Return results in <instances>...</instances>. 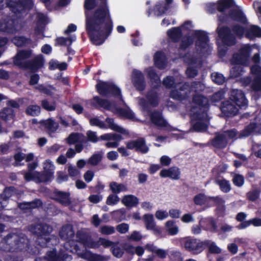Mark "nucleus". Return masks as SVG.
<instances>
[{"label": "nucleus", "instance_id": "53", "mask_svg": "<svg viewBox=\"0 0 261 261\" xmlns=\"http://www.w3.org/2000/svg\"><path fill=\"white\" fill-rule=\"evenodd\" d=\"M82 244H83L85 247L89 248L96 249L99 247V242L94 241L91 236L89 234L83 242Z\"/></svg>", "mask_w": 261, "mask_h": 261}, {"label": "nucleus", "instance_id": "64", "mask_svg": "<svg viewBox=\"0 0 261 261\" xmlns=\"http://www.w3.org/2000/svg\"><path fill=\"white\" fill-rule=\"evenodd\" d=\"M72 259V256L63 250H60L58 252L57 261H71Z\"/></svg>", "mask_w": 261, "mask_h": 261}, {"label": "nucleus", "instance_id": "38", "mask_svg": "<svg viewBox=\"0 0 261 261\" xmlns=\"http://www.w3.org/2000/svg\"><path fill=\"white\" fill-rule=\"evenodd\" d=\"M148 77L150 79L152 88L154 89H158L161 86L160 77L157 74L155 71L153 69H150L148 71Z\"/></svg>", "mask_w": 261, "mask_h": 261}, {"label": "nucleus", "instance_id": "2", "mask_svg": "<svg viewBox=\"0 0 261 261\" xmlns=\"http://www.w3.org/2000/svg\"><path fill=\"white\" fill-rule=\"evenodd\" d=\"M31 231L37 236V244L41 247H50L51 245L57 244V240L50 237L52 228L46 224H37L30 226Z\"/></svg>", "mask_w": 261, "mask_h": 261}, {"label": "nucleus", "instance_id": "11", "mask_svg": "<svg viewBox=\"0 0 261 261\" xmlns=\"http://www.w3.org/2000/svg\"><path fill=\"white\" fill-rule=\"evenodd\" d=\"M45 60L42 55H39L32 59L25 61L23 70H29L31 73H36L44 67Z\"/></svg>", "mask_w": 261, "mask_h": 261}, {"label": "nucleus", "instance_id": "12", "mask_svg": "<svg viewBox=\"0 0 261 261\" xmlns=\"http://www.w3.org/2000/svg\"><path fill=\"white\" fill-rule=\"evenodd\" d=\"M18 20L11 17H7L0 20V32L5 34H15L18 31Z\"/></svg>", "mask_w": 261, "mask_h": 261}, {"label": "nucleus", "instance_id": "18", "mask_svg": "<svg viewBox=\"0 0 261 261\" xmlns=\"http://www.w3.org/2000/svg\"><path fill=\"white\" fill-rule=\"evenodd\" d=\"M91 105L97 110L103 108L109 111H112L113 108L115 107L109 100L103 99L98 96L93 97L91 101Z\"/></svg>", "mask_w": 261, "mask_h": 261}, {"label": "nucleus", "instance_id": "27", "mask_svg": "<svg viewBox=\"0 0 261 261\" xmlns=\"http://www.w3.org/2000/svg\"><path fill=\"white\" fill-rule=\"evenodd\" d=\"M146 101L148 106L150 105L152 107H156L159 104V95L158 93L154 89H151L148 91L146 94Z\"/></svg>", "mask_w": 261, "mask_h": 261}, {"label": "nucleus", "instance_id": "8", "mask_svg": "<svg viewBox=\"0 0 261 261\" xmlns=\"http://www.w3.org/2000/svg\"><path fill=\"white\" fill-rule=\"evenodd\" d=\"M251 52V48L249 45L242 47L238 53L233 54L232 57L233 63L236 65H248Z\"/></svg>", "mask_w": 261, "mask_h": 261}, {"label": "nucleus", "instance_id": "37", "mask_svg": "<svg viewBox=\"0 0 261 261\" xmlns=\"http://www.w3.org/2000/svg\"><path fill=\"white\" fill-rule=\"evenodd\" d=\"M189 88V85L185 83L180 88L179 90H175L171 93L172 97L178 100H183L186 99L187 97V93H181L180 91H184L186 89H188Z\"/></svg>", "mask_w": 261, "mask_h": 261}, {"label": "nucleus", "instance_id": "59", "mask_svg": "<svg viewBox=\"0 0 261 261\" xmlns=\"http://www.w3.org/2000/svg\"><path fill=\"white\" fill-rule=\"evenodd\" d=\"M87 137L85 136L84 143H87L88 141H90L92 143H95L98 142L100 138H98L96 135V133L95 132H93L92 130L87 131Z\"/></svg>", "mask_w": 261, "mask_h": 261}, {"label": "nucleus", "instance_id": "19", "mask_svg": "<svg viewBox=\"0 0 261 261\" xmlns=\"http://www.w3.org/2000/svg\"><path fill=\"white\" fill-rule=\"evenodd\" d=\"M126 147L129 149H135L136 151L142 153H146L149 151V148L146 145L145 140L143 138L128 142Z\"/></svg>", "mask_w": 261, "mask_h": 261}, {"label": "nucleus", "instance_id": "47", "mask_svg": "<svg viewBox=\"0 0 261 261\" xmlns=\"http://www.w3.org/2000/svg\"><path fill=\"white\" fill-rule=\"evenodd\" d=\"M25 114L31 116H38L41 113V107L36 105H29L25 109Z\"/></svg>", "mask_w": 261, "mask_h": 261}, {"label": "nucleus", "instance_id": "34", "mask_svg": "<svg viewBox=\"0 0 261 261\" xmlns=\"http://www.w3.org/2000/svg\"><path fill=\"white\" fill-rule=\"evenodd\" d=\"M217 11L225 12L227 9L233 7L236 4L234 0H219L217 1Z\"/></svg>", "mask_w": 261, "mask_h": 261}, {"label": "nucleus", "instance_id": "3", "mask_svg": "<svg viewBox=\"0 0 261 261\" xmlns=\"http://www.w3.org/2000/svg\"><path fill=\"white\" fill-rule=\"evenodd\" d=\"M192 101L196 105L191 108L193 119H206L210 107L208 99L207 97L202 94H195L193 96Z\"/></svg>", "mask_w": 261, "mask_h": 261}, {"label": "nucleus", "instance_id": "22", "mask_svg": "<svg viewBox=\"0 0 261 261\" xmlns=\"http://www.w3.org/2000/svg\"><path fill=\"white\" fill-rule=\"evenodd\" d=\"M180 172L177 167H172L167 169H162L160 173L161 177H169L172 179L177 180L179 179Z\"/></svg>", "mask_w": 261, "mask_h": 261}, {"label": "nucleus", "instance_id": "49", "mask_svg": "<svg viewBox=\"0 0 261 261\" xmlns=\"http://www.w3.org/2000/svg\"><path fill=\"white\" fill-rule=\"evenodd\" d=\"M168 10V8L163 4V2L156 3L153 8V12L155 15L160 16L165 14Z\"/></svg>", "mask_w": 261, "mask_h": 261}, {"label": "nucleus", "instance_id": "45", "mask_svg": "<svg viewBox=\"0 0 261 261\" xmlns=\"http://www.w3.org/2000/svg\"><path fill=\"white\" fill-rule=\"evenodd\" d=\"M110 188L112 193L115 194L127 190L125 185L123 184H118L115 181H112L110 184Z\"/></svg>", "mask_w": 261, "mask_h": 261}, {"label": "nucleus", "instance_id": "58", "mask_svg": "<svg viewBox=\"0 0 261 261\" xmlns=\"http://www.w3.org/2000/svg\"><path fill=\"white\" fill-rule=\"evenodd\" d=\"M143 219L145 224L146 228L147 230L150 229L155 225L154 221L153 215L151 214H145L143 216Z\"/></svg>", "mask_w": 261, "mask_h": 261}, {"label": "nucleus", "instance_id": "15", "mask_svg": "<svg viewBox=\"0 0 261 261\" xmlns=\"http://www.w3.org/2000/svg\"><path fill=\"white\" fill-rule=\"evenodd\" d=\"M132 81L135 88L139 91H143L146 87V82L143 73L138 70L134 69L132 72Z\"/></svg>", "mask_w": 261, "mask_h": 261}, {"label": "nucleus", "instance_id": "36", "mask_svg": "<svg viewBox=\"0 0 261 261\" xmlns=\"http://www.w3.org/2000/svg\"><path fill=\"white\" fill-rule=\"evenodd\" d=\"M40 124L42 126L44 127L48 131L52 133L56 132L59 127L58 123L56 122L52 118L42 120L41 121Z\"/></svg>", "mask_w": 261, "mask_h": 261}, {"label": "nucleus", "instance_id": "23", "mask_svg": "<svg viewBox=\"0 0 261 261\" xmlns=\"http://www.w3.org/2000/svg\"><path fill=\"white\" fill-rule=\"evenodd\" d=\"M212 145L217 149H224L228 144V140L224 134H218L211 140Z\"/></svg>", "mask_w": 261, "mask_h": 261}, {"label": "nucleus", "instance_id": "61", "mask_svg": "<svg viewBox=\"0 0 261 261\" xmlns=\"http://www.w3.org/2000/svg\"><path fill=\"white\" fill-rule=\"evenodd\" d=\"M251 88L254 91H261V75L254 76L251 85Z\"/></svg>", "mask_w": 261, "mask_h": 261}, {"label": "nucleus", "instance_id": "26", "mask_svg": "<svg viewBox=\"0 0 261 261\" xmlns=\"http://www.w3.org/2000/svg\"><path fill=\"white\" fill-rule=\"evenodd\" d=\"M154 65L160 69H164L166 66V56L162 51H156L154 56Z\"/></svg>", "mask_w": 261, "mask_h": 261}, {"label": "nucleus", "instance_id": "60", "mask_svg": "<svg viewBox=\"0 0 261 261\" xmlns=\"http://www.w3.org/2000/svg\"><path fill=\"white\" fill-rule=\"evenodd\" d=\"M194 42L193 39L190 36L184 37L179 45V49L182 50L187 49Z\"/></svg>", "mask_w": 261, "mask_h": 261}, {"label": "nucleus", "instance_id": "31", "mask_svg": "<svg viewBox=\"0 0 261 261\" xmlns=\"http://www.w3.org/2000/svg\"><path fill=\"white\" fill-rule=\"evenodd\" d=\"M246 38L252 40L256 37H261V28L257 25H252L246 28Z\"/></svg>", "mask_w": 261, "mask_h": 261}, {"label": "nucleus", "instance_id": "46", "mask_svg": "<svg viewBox=\"0 0 261 261\" xmlns=\"http://www.w3.org/2000/svg\"><path fill=\"white\" fill-rule=\"evenodd\" d=\"M197 121L193 122L192 128L194 131L196 132H204L207 130L208 125L206 123L203 122L204 120H197Z\"/></svg>", "mask_w": 261, "mask_h": 261}, {"label": "nucleus", "instance_id": "63", "mask_svg": "<svg viewBox=\"0 0 261 261\" xmlns=\"http://www.w3.org/2000/svg\"><path fill=\"white\" fill-rule=\"evenodd\" d=\"M58 253H57L56 249L54 248L52 250L48 251L46 256L43 258H46L48 261H57Z\"/></svg>", "mask_w": 261, "mask_h": 261}, {"label": "nucleus", "instance_id": "33", "mask_svg": "<svg viewBox=\"0 0 261 261\" xmlns=\"http://www.w3.org/2000/svg\"><path fill=\"white\" fill-rule=\"evenodd\" d=\"M215 183L219 186L220 190L224 193H228L231 189L229 181L224 178L219 179L218 177H216Z\"/></svg>", "mask_w": 261, "mask_h": 261}, {"label": "nucleus", "instance_id": "17", "mask_svg": "<svg viewBox=\"0 0 261 261\" xmlns=\"http://www.w3.org/2000/svg\"><path fill=\"white\" fill-rule=\"evenodd\" d=\"M193 37L196 39L195 45L201 49H204L208 45L210 41L207 33L202 30H196Z\"/></svg>", "mask_w": 261, "mask_h": 261}, {"label": "nucleus", "instance_id": "39", "mask_svg": "<svg viewBox=\"0 0 261 261\" xmlns=\"http://www.w3.org/2000/svg\"><path fill=\"white\" fill-rule=\"evenodd\" d=\"M42 205V201L40 199H35L31 202L20 203L19 207L22 210H30L39 207Z\"/></svg>", "mask_w": 261, "mask_h": 261}, {"label": "nucleus", "instance_id": "32", "mask_svg": "<svg viewBox=\"0 0 261 261\" xmlns=\"http://www.w3.org/2000/svg\"><path fill=\"white\" fill-rule=\"evenodd\" d=\"M84 138L85 136L82 133H72L66 138V142L71 145L76 143H83L85 142Z\"/></svg>", "mask_w": 261, "mask_h": 261}, {"label": "nucleus", "instance_id": "35", "mask_svg": "<svg viewBox=\"0 0 261 261\" xmlns=\"http://www.w3.org/2000/svg\"><path fill=\"white\" fill-rule=\"evenodd\" d=\"M203 246V250L208 248L209 253L211 254H220L221 253V249L216 245L214 242L211 240H204Z\"/></svg>", "mask_w": 261, "mask_h": 261}, {"label": "nucleus", "instance_id": "55", "mask_svg": "<svg viewBox=\"0 0 261 261\" xmlns=\"http://www.w3.org/2000/svg\"><path fill=\"white\" fill-rule=\"evenodd\" d=\"M31 40L23 36H15L12 39V42L18 47H22L28 43Z\"/></svg>", "mask_w": 261, "mask_h": 261}, {"label": "nucleus", "instance_id": "29", "mask_svg": "<svg viewBox=\"0 0 261 261\" xmlns=\"http://www.w3.org/2000/svg\"><path fill=\"white\" fill-rule=\"evenodd\" d=\"M122 203L127 207H136L139 204V199L134 195H124L121 200Z\"/></svg>", "mask_w": 261, "mask_h": 261}, {"label": "nucleus", "instance_id": "28", "mask_svg": "<svg viewBox=\"0 0 261 261\" xmlns=\"http://www.w3.org/2000/svg\"><path fill=\"white\" fill-rule=\"evenodd\" d=\"M79 256L82 258L85 259L89 261H103L104 257L100 254L93 253L89 250L85 249L83 250Z\"/></svg>", "mask_w": 261, "mask_h": 261}, {"label": "nucleus", "instance_id": "21", "mask_svg": "<svg viewBox=\"0 0 261 261\" xmlns=\"http://www.w3.org/2000/svg\"><path fill=\"white\" fill-rule=\"evenodd\" d=\"M53 195V199L63 205L68 206L71 203L70 194L69 192L55 190Z\"/></svg>", "mask_w": 261, "mask_h": 261}, {"label": "nucleus", "instance_id": "48", "mask_svg": "<svg viewBox=\"0 0 261 261\" xmlns=\"http://www.w3.org/2000/svg\"><path fill=\"white\" fill-rule=\"evenodd\" d=\"M113 219L117 222H121L125 219L126 210L122 208L120 210L114 211L112 213Z\"/></svg>", "mask_w": 261, "mask_h": 261}, {"label": "nucleus", "instance_id": "25", "mask_svg": "<svg viewBox=\"0 0 261 261\" xmlns=\"http://www.w3.org/2000/svg\"><path fill=\"white\" fill-rule=\"evenodd\" d=\"M168 37L174 43L178 42L183 36L181 27H173L167 32Z\"/></svg>", "mask_w": 261, "mask_h": 261}, {"label": "nucleus", "instance_id": "1", "mask_svg": "<svg viewBox=\"0 0 261 261\" xmlns=\"http://www.w3.org/2000/svg\"><path fill=\"white\" fill-rule=\"evenodd\" d=\"M86 30L91 42L102 44L112 33L114 24L108 0H85Z\"/></svg>", "mask_w": 261, "mask_h": 261}, {"label": "nucleus", "instance_id": "7", "mask_svg": "<svg viewBox=\"0 0 261 261\" xmlns=\"http://www.w3.org/2000/svg\"><path fill=\"white\" fill-rule=\"evenodd\" d=\"M20 243L19 236L16 233L11 232L2 239L1 244L5 246L2 249L6 252H13L20 247Z\"/></svg>", "mask_w": 261, "mask_h": 261}, {"label": "nucleus", "instance_id": "30", "mask_svg": "<svg viewBox=\"0 0 261 261\" xmlns=\"http://www.w3.org/2000/svg\"><path fill=\"white\" fill-rule=\"evenodd\" d=\"M217 197H207L204 193H199L196 195L193 198V201L195 205L202 206L205 205L210 200L215 201Z\"/></svg>", "mask_w": 261, "mask_h": 261}, {"label": "nucleus", "instance_id": "62", "mask_svg": "<svg viewBox=\"0 0 261 261\" xmlns=\"http://www.w3.org/2000/svg\"><path fill=\"white\" fill-rule=\"evenodd\" d=\"M102 159L101 154L94 153L88 159V163L92 166H96L101 162Z\"/></svg>", "mask_w": 261, "mask_h": 261}, {"label": "nucleus", "instance_id": "51", "mask_svg": "<svg viewBox=\"0 0 261 261\" xmlns=\"http://www.w3.org/2000/svg\"><path fill=\"white\" fill-rule=\"evenodd\" d=\"M99 138L101 140H114L118 143L122 139L121 135L115 133L105 134L100 136Z\"/></svg>", "mask_w": 261, "mask_h": 261}, {"label": "nucleus", "instance_id": "40", "mask_svg": "<svg viewBox=\"0 0 261 261\" xmlns=\"http://www.w3.org/2000/svg\"><path fill=\"white\" fill-rule=\"evenodd\" d=\"M257 127V125L256 122H250L240 132L239 138H242L249 136L255 132Z\"/></svg>", "mask_w": 261, "mask_h": 261}, {"label": "nucleus", "instance_id": "41", "mask_svg": "<svg viewBox=\"0 0 261 261\" xmlns=\"http://www.w3.org/2000/svg\"><path fill=\"white\" fill-rule=\"evenodd\" d=\"M15 115L14 110L10 108H4L0 112V118L5 121L13 119Z\"/></svg>", "mask_w": 261, "mask_h": 261}, {"label": "nucleus", "instance_id": "16", "mask_svg": "<svg viewBox=\"0 0 261 261\" xmlns=\"http://www.w3.org/2000/svg\"><path fill=\"white\" fill-rule=\"evenodd\" d=\"M31 49H22L19 50L13 58V63L20 69H22L25 61L23 60L30 59L32 56Z\"/></svg>", "mask_w": 261, "mask_h": 261}, {"label": "nucleus", "instance_id": "50", "mask_svg": "<svg viewBox=\"0 0 261 261\" xmlns=\"http://www.w3.org/2000/svg\"><path fill=\"white\" fill-rule=\"evenodd\" d=\"M117 111V113L123 117L133 120L135 118V114L133 111L130 110H127L121 108H116L114 107Z\"/></svg>", "mask_w": 261, "mask_h": 261}, {"label": "nucleus", "instance_id": "42", "mask_svg": "<svg viewBox=\"0 0 261 261\" xmlns=\"http://www.w3.org/2000/svg\"><path fill=\"white\" fill-rule=\"evenodd\" d=\"M16 194V189L14 187H6L2 193L0 194V198L4 201H7L10 197Z\"/></svg>", "mask_w": 261, "mask_h": 261}, {"label": "nucleus", "instance_id": "20", "mask_svg": "<svg viewBox=\"0 0 261 261\" xmlns=\"http://www.w3.org/2000/svg\"><path fill=\"white\" fill-rule=\"evenodd\" d=\"M221 110L227 117H233L239 112V109L236 105L232 104L229 100L224 101L221 103Z\"/></svg>", "mask_w": 261, "mask_h": 261}, {"label": "nucleus", "instance_id": "9", "mask_svg": "<svg viewBox=\"0 0 261 261\" xmlns=\"http://www.w3.org/2000/svg\"><path fill=\"white\" fill-rule=\"evenodd\" d=\"M217 33L222 44L227 46H232L236 44L237 40L231 29L228 26H222L218 28Z\"/></svg>", "mask_w": 261, "mask_h": 261}, {"label": "nucleus", "instance_id": "6", "mask_svg": "<svg viewBox=\"0 0 261 261\" xmlns=\"http://www.w3.org/2000/svg\"><path fill=\"white\" fill-rule=\"evenodd\" d=\"M182 243L185 250L193 255H198L203 251L204 240L188 237L184 238Z\"/></svg>", "mask_w": 261, "mask_h": 261}, {"label": "nucleus", "instance_id": "10", "mask_svg": "<svg viewBox=\"0 0 261 261\" xmlns=\"http://www.w3.org/2000/svg\"><path fill=\"white\" fill-rule=\"evenodd\" d=\"M141 105L143 110L148 112L150 120L152 123L156 126L163 127L166 126L167 122L164 119L162 113L156 110L151 111L148 103L144 99H143V100L141 103Z\"/></svg>", "mask_w": 261, "mask_h": 261}, {"label": "nucleus", "instance_id": "4", "mask_svg": "<svg viewBox=\"0 0 261 261\" xmlns=\"http://www.w3.org/2000/svg\"><path fill=\"white\" fill-rule=\"evenodd\" d=\"M95 87L97 92L101 96H113L122 100L120 89L112 82L98 80Z\"/></svg>", "mask_w": 261, "mask_h": 261}, {"label": "nucleus", "instance_id": "24", "mask_svg": "<svg viewBox=\"0 0 261 261\" xmlns=\"http://www.w3.org/2000/svg\"><path fill=\"white\" fill-rule=\"evenodd\" d=\"M229 16L230 19L242 24H245L247 22V19L242 11L239 9H232L229 10Z\"/></svg>", "mask_w": 261, "mask_h": 261}, {"label": "nucleus", "instance_id": "13", "mask_svg": "<svg viewBox=\"0 0 261 261\" xmlns=\"http://www.w3.org/2000/svg\"><path fill=\"white\" fill-rule=\"evenodd\" d=\"M41 172H36V181L38 183L50 181L54 177L55 166L51 162H46Z\"/></svg>", "mask_w": 261, "mask_h": 261}, {"label": "nucleus", "instance_id": "56", "mask_svg": "<svg viewBox=\"0 0 261 261\" xmlns=\"http://www.w3.org/2000/svg\"><path fill=\"white\" fill-rule=\"evenodd\" d=\"M41 105L42 108L47 111H54L56 109V102L55 101L49 102L45 99L41 101Z\"/></svg>", "mask_w": 261, "mask_h": 261}, {"label": "nucleus", "instance_id": "43", "mask_svg": "<svg viewBox=\"0 0 261 261\" xmlns=\"http://www.w3.org/2000/svg\"><path fill=\"white\" fill-rule=\"evenodd\" d=\"M106 122L108 125V127L117 133L122 134L125 133V129L114 123V119L112 118L107 117Z\"/></svg>", "mask_w": 261, "mask_h": 261}, {"label": "nucleus", "instance_id": "57", "mask_svg": "<svg viewBox=\"0 0 261 261\" xmlns=\"http://www.w3.org/2000/svg\"><path fill=\"white\" fill-rule=\"evenodd\" d=\"M75 40V39L72 37H57L56 39V44L55 45H60V46H66L67 45V42H69V45H71L72 42Z\"/></svg>", "mask_w": 261, "mask_h": 261}, {"label": "nucleus", "instance_id": "5", "mask_svg": "<svg viewBox=\"0 0 261 261\" xmlns=\"http://www.w3.org/2000/svg\"><path fill=\"white\" fill-rule=\"evenodd\" d=\"M6 4L12 12L16 15L21 14L30 11L34 6L33 0H9Z\"/></svg>", "mask_w": 261, "mask_h": 261}, {"label": "nucleus", "instance_id": "52", "mask_svg": "<svg viewBox=\"0 0 261 261\" xmlns=\"http://www.w3.org/2000/svg\"><path fill=\"white\" fill-rule=\"evenodd\" d=\"M36 89L40 93L45 94L47 95L51 96L53 94V90L56 91V88L52 85H49L48 87L44 86L43 84L38 85Z\"/></svg>", "mask_w": 261, "mask_h": 261}, {"label": "nucleus", "instance_id": "44", "mask_svg": "<svg viewBox=\"0 0 261 261\" xmlns=\"http://www.w3.org/2000/svg\"><path fill=\"white\" fill-rule=\"evenodd\" d=\"M231 30L236 37H237L239 38H242L243 37L244 35L245 36L246 28L239 24L233 25L231 27Z\"/></svg>", "mask_w": 261, "mask_h": 261}, {"label": "nucleus", "instance_id": "54", "mask_svg": "<svg viewBox=\"0 0 261 261\" xmlns=\"http://www.w3.org/2000/svg\"><path fill=\"white\" fill-rule=\"evenodd\" d=\"M166 227L169 235L174 236L178 232V227L175 225V221L173 220L168 221L166 223Z\"/></svg>", "mask_w": 261, "mask_h": 261}, {"label": "nucleus", "instance_id": "14", "mask_svg": "<svg viewBox=\"0 0 261 261\" xmlns=\"http://www.w3.org/2000/svg\"><path fill=\"white\" fill-rule=\"evenodd\" d=\"M230 100L240 109L245 108L247 106L248 100L245 93L241 90L233 89L230 92Z\"/></svg>", "mask_w": 261, "mask_h": 261}]
</instances>
